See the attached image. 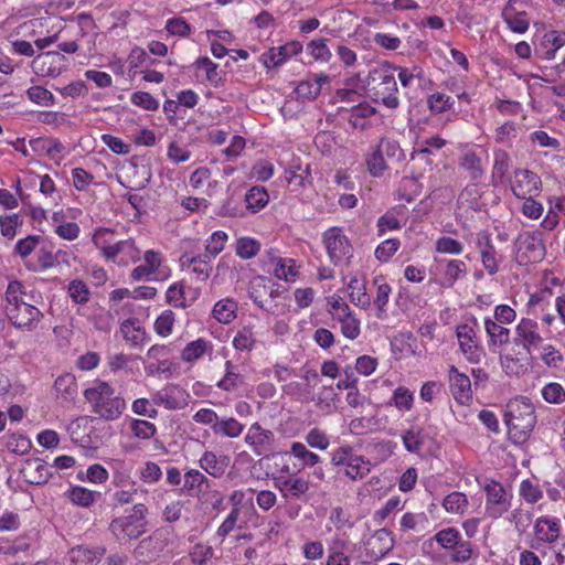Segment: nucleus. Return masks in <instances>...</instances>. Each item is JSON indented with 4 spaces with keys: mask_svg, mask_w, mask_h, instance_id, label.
<instances>
[{
    "mask_svg": "<svg viewBox=\"0 0 565 565\" xmlns=\"http://www.w3.org/2000/svg\"><path fill=\"white\" fill-rule=\"evenodd\" d=\"M504 423L513 443L526 441L536 424L534 406L530 399L526 397L511 399L505 406Z\"/></svg>",
    "mask_w": 565,
    "mask_h": 565,
    "instance_id": "nucleus-1",
    "label": "nucleus"
},
{
    "mask_svg": "<svg viewBox=\"0 0 565 565\" xmlns=\"http://www.w3.org/2000/svg\"><path fill=\"white\" fill-rule=\"evenodd\" d=\"M84 397L90 404L92 412L104 420H116L126 408L125 399L104 381H96L92 387L86 388Z\"/></svg>",
    "mask_w": 565,
    "mask_h": 565,
    "instance_id": "nucleus-2",
    "label": "nucleus"
},
{
    "mask_svg": "<svg viewBox=\"0 0 565 565\" xmlns=\"http://www.w3.org/2000/svg\"><path fill=\"white\" fill-rule=\"evenodd\" d=\"M395 71L396 67L384 63L371 70L367 76V87L372 99L391 109H395L399 105L397 83L394 74Z\"/></svg>",
    "mask_w": 565,
    "mask_h": 565,
    "instance_id": "nucleus-3",
    "label": "nucleus"
},
{
    "mask_svg": "<svg viewBox=\"0 0 565 565\" xmlns=\"http://www.w3.org/2000/svg\"><path fill=\"white\" fill-rule=\"evenodd\" d=\"M147 513L148 508L143 503H136L130 514L114 519L109 530L117 539H137L146 532Z\"/></svg>",
    "mask_w": 565,
    "mask_h": 565,
    "instance_id": "nucleus-4",
    "label": "nucleus"
},
{
    "mask_svg": "<svg viewBox=\"0 0 565 565\" xmlns=\"http://www.w3.org/2000/svg\"><path fill=\"white\" fill-rule=\"evenodd\" d=\"M171 533V527H161L148 537L142 539L134 551L135 558L143 564L157 561L168 546V539Z\"/></svg>",
    "mask_w": 565,
    "mask_h": 565,
    "instance_id": "nucleus-5",
    "label": "nucleus"
},
{
    "mask_svg": "<svg viewBox=\"0 0 565 565\" xmlns=\"http://www.w3.org/2000/svg\"><path fill=\"white\" fill-rule=\"evenodd\" d=\"M322 238L329 259L333 265L338 266L353 256L351 242L343 234L341 228L331 227L327 230Z\"/></svg>",
    "mask_w": 565,
    "mask_h": 565,
    "instance_id": "nucleus-6",
    "label": "nucleus"
},
{
    "mask_svg": "<svg viewBox=\"0 0 565 565\" xmlns=\"http://www.w3.org/2000/svg\"><path fill=\"white\" fill-rule=\"evenodd\" d=\"M545 247L541 233H523L515 241V260L520 265L540 262L544 257Z\"/></svg>",
    "mask_w": 565,
    "mask_h": 565,
    "instance_id": "nucleus-7",
    "label": "nucleus"
},
{
    "mask_svg": "<svg viewBox=\"0 0 565 565\" xmlns=\"http://www.w3.org/2000/svg\"><path fill=\"white\" fill-rule=\"evenodd\" d=\"M487 493L486 511L490 518L498 519L510 509V500L501 483L491 481L484 487Z\"/></svg>",
    "mask_w": 565,
    "mask_h": 565,
    "instance_id": "nucleus-8",
    "label": "nucleus"
},
{
    "mask_svg": "<svg viewBox=\"0 0 565 565\" xmlns=\"http://www.w3.org/2000/svg\"><path fill=\"white\" fill-rule=\"evenodd\" d=\"M562 529L559 520L553 516H540L534 524V541L532 548H539L541 544H553L561 537Z\"/></svg>",
    "mask_w": 565,
    "mask_h": 565,
    "instance_id": "nucleus-9",
    "label": "nucleus"
},
{
    "mask_svg": "<svg viewBox=\"0 0 565 565\" xmlns=\"http://www.w3.org/2000/svg\"><path fill=\"white\" fill-rule=\"evenodd\" d=\"M459 347L470 363H479L484 355L483 349L479 345L473 326L468 323L459 324L456 331Z\"/></svg>",
    "mask_w": 565,
    "mask_h": 565,
    "instance_id": "nucleus-10",
    "label": "nucleus"
},
{
    "mask_svg": "<svg viewBox=\"0 0 565 565\" xmlns=\"http://www.w3.org/2000/svg\"><path fill=\"white\" fill-rule=\"evenodd\" d=\"M66 61L60 52L49 51L39 54L31 63L32 71L39 76L57 77Z\"/></svg>",
    "mask_w": 565,
    "mask_h": 565,
    "instance_id": "nucleus-11",
    "label": "nucleus"
},
{
    "mask_svg": "<svg viewBox=\"0 0 565 565\" xmlns=\"http://www.w3.org/2000/svg\"><path fill=\"white\" fill-rule=\"evenodd\" d=\"M542 341L537 322L527 318L521 319L515 328L514 344L522 347L525 354L531 355V348L537 347Z\"/></svg>",
    "mask_w": 565,
    "mask_h": 565,
    "instance_id": "nucleus-12",
    "label": "nucleus"
},
{
    "mask_svg": "<svg viewBox=\"0 0 565 565\" xmlns=\"http://www.w3.org/2000/svg\"><path fill=\"white\" fill-rule=\"evenodd\" d=\"M540 177L531 170L518 169L514 171V180L511 182V190L519 199H526L539 191Z\"/></svg>",
    "mask_w": 565,
    "mask_h": 565,
    "instance_id": "nucleus-13",
    "label": "nucleus"
},
{
    "mask_svg": "<svg viewBox=\"0 0 565 565\" xmlns=\"http://www.w3.org/2000/svg\"><path fill=\"white\" fill-rule=\"evenodd\" d=\"M7 315L11 323L19 329H31L42 317L41 311L26 302L17 307H7Z\"/></svg>",
    "mask_w": 565,
    "mask_h": 565,
    "instance_id": "nucleus-14",
    "label": "nucleus"
},
{
    "mask_svg": "<svg viewBox=\"0 0 565 565\" xmlns=\"http://www.w3.org/2000/svg\"><path fill=\"white\" fill-rule=\"evenodd\" d=\"M276 486L287 500H301L310 489L309 480L297 475L279 478Z\"/></svg>",
    "mask_w": 565,
    "mask_h": 565,
    "instance_id": "nucleus-15",
    "label": "nucleus"
},
{
    "mask_svg": "<svg viewBox=\"0 0 565 565\" xmlns=\"http://www.w3.org/2000/svg\"><path fill=\"white\" fill-rule=\"evenodd\" d=\"M366 555L374 561L384 557L394 546V539L387 529H379L367 540Z\"/></svg>",
    "mask_w": 565,
    "mask_h": 565,
    "instance_id": "nucleus-16",
    "label": "nucleus"
},
{
    "mask_svg": "<svg viewBox=\"0 0 565 565\" xmlns=\"http://www.w3.org/2000/svg\"><path fill=\"white\" fill-rule=\"evenodd\" d=\"M188 394L178 385H168L158 391L152 402L154 405H163L167 409H181L186 405Z\"/></svg>",
    "mask_w": 565,
    "mask_h": 565,
    "instance_id": "nucleus-17",
    "label": "nucleus"
},
{
    "mask_svg": "<svg viewBox=\"0 0 565 565\" xmlns=\"http://www.w3.org/2000/svg\"><path fill=\"white\" fill-rule=\"evenodd\" d=\"M242 201V185L231 183L227 186L226 199L218 207L217 215L223 217L244 216Z\"/></svg>",
    "mask_w": 565,
    "mask_h": 565,
    "instance_id": "nucleus-18",
    "label": "nucleus"
},
{
    "mask_svg": "<svg viewBox=\"0 0 565 565\" xmlns=\"http://www.w3.org/2000/svg\"><path fill=\"white\" fill-rule=\"evenodd\" d=\"M302 51V44L298 41H291L278 47H271L262 55V61L266 67L280 66L290 56L297 55Z\"/></svg>",
    "mask_w": 565,
    "mask_h": 565,
    "instance_id": "nucleus-19",
    "label": "nucleus"
},
{
    "mask_svg": "<svg viewBox=\"0 0 565 565\" xmlns=\"http://www.w3.org/2000/svg\"><path fill=\"white\" fill-rule=\"evenodd\" d=\"M477 248L481 255V262L484 269L489 275H494L499 270L498 262L495 258V247L490 238L489 233L480 232L477 235Z\"/></svg>",
    "mask_w": 565,
    "mask_h": 565,
    "instance_id": "nucleus-20",
    "label": "nucleus"
},
{
    "mask_svg": "<svg viewBox=\"0 0 565 565\" xmlns=\"http://www.w3.org/2000/svg\"><path fill=\"white\" fill-rule=\"evenodd\" d=\"M211 488L210 480L199 470L191 469L184 475L182 492L188 497H199Z\"/></svg>",
    "mask_w": 565,
    "mask_h": 565,
    "instance_id": "nucleus-21",
    "label": "nucleus"
},
{
    "mask_svg": "<svg viewBox=\"0 0 565 565\" xmlns=\"http://www.w3.org/2000/svg\"><path fill=\"white\" fill-rule=\"evenodd\" d=\"M24 471L29 476V481L32 484L41 486L49 482L53 477V471L49 465L41 458L28 459Z\"/></svg>",
    "mask_w": 565,
    "mask_h": 565,
    "instance_id": "nucleus-22",
    "label": "nucleus"
},
{
    "mask_svg": "<svg viewBox=\"0 0 565 565\" xmlns=\"http://www.w3.org/2000/svg\"><path fill=\"white\" fill-rule=\"evenodd\" d=\"M274 439L271 430L264 429L258 423L253 424L245 437L246 444L254 448L256 455H262L265 447Z\"/></svg>",
    "mask_w": 565,
    "mask_h": 565,
    "instance_id": "nucleus-23",
    "label": "nucleus"
},
{
    "mask_svg": "<svg viewBox=\"0 0 565 565\" xmlns=\"http://www.w3.org/2000/svg\"><path fill=\"white\" fill-rule=\"evenodd\" d=\"M228 461L230 459L226 456L218 457L213 451H205L200 459V467L210 476L220 478L224 475Z\"/></svg>",
    "mask_w": 565,
    "mask_h": 565,
    "instance_id": "nucleus-24",
    "label": "nucleus"
},
{
    "mask_svg": "<svg viewBox=\"0 0 565 565\" xmlns=\"http://www.w3.org/2000/svg\"><path fill=\"white\" fill-rule=\"evenodd\" d=\"M484 329L489 337L490 347H502L510 341V330L491 318L484 319Z\"/></svg>",
    "mask_w": 565,
    "mask_h": 565,
    "instance_id": "nucleus-25",
    "label": "nucleus"
},
{
    "mask_svg": "<svg viewBox=\"0 0 565 565\" xmlns=\"http://www.w3.org/2000/svg\"><path fill=\"white\" fill-rule=\"evenodd\" d=\"M99 495H100L99 492L88 490L81 486H74L65 492V497L73 504L82 507V508L92 507L97 501Z\"/></svg>",
    "mask_w": 565,
    "mask_h": 565,
    "instance_id": "nucleus-26",
    "label": "nucleus"
},
{
    "mask_svg": "<svg viewBox=\"0 0 565 565\" xmlns=\"http://www.w3.org/2000/svg\"><path fill=\"white\" fill-rule=\"evenodd\" d=\"M120 331L124 339L134 347L142 344L147 337L146 330L138 324V321L135 318L122 321L120 324Z\"/></svg>",
    "mask_w": 565,
    "mask_h": 565,
    "instance_id": "nucleus-27",
    "label": "nucleus"
},
{
    "mask_svg": "<svg viewBox=\"0 0 565 565\" xmlns=\"http://www.w3.org/2000/svg\"><path fill=\"white\" fill-rule=\"evenodd\" d=\"M459 167L463 169L472 181H478L484 174L480 157L473 152H465L459 159Z\"/></svg>",
    "mask_w": 565,
    "mask_h": 565,
    "instance_id": "nucleus-28",
    "label": "nucleus"
},
{
    "mask_svg": "<svg viewBox=\"0 0 565 565\" xmlns=\"http://www.w3.org/2000/svg\"><path fill=\"white\" fill-rule=\"evenodd\" d=\"M426 433L419 426H412L402 435L405 449L413 454H418L425 444Z\"/></svg>",
    "mask_w": 565,
    "mask_h": 565,
    "instance_id": "nucleus-29",
    "label": "nucleus"
},
{
    "mask_svg": "<svg viewBox=\"0 0 565 565\" xmlns=\"http://www.w3.org/2000/svg\"><path fill=\"white\" fill-rule=\"evenodd\" d=\"M269 195L264 186H253L247 191L244 195V201L246 203V209L252 213H256L268 203Z\"/></svg>",
    "mask_w": 565,
    "mask_h": 565,
    "instance_id": "nucleus-30",
    "label": "nucleus"
},
{
    "mask_svg": "<svg viewBox=\"0 0 565 565\" xmlns=\"http://www.w3.org/2000/svg\"><path fill=\"white\" fill-rule=\"evenodd\" d=\"M449 379L455 398H468L471 388L470 379L467 375L459 373L455 366H451L449 370Z\"/></svg>",
    "mask_w": 565,
    "mask_h": 565,
    "instance_id": "nucleus-31",
    "label": "nucleus"
},
{
    "mask_svg": "<svg viewBox=\"0 0 565 565\" xmlns=\"http://www.w3.org/2000/svg\"><path fill=\"white\" fill-rule=\"evenodd\" d=\"M438 266L441 268L444 278L449 287L466 273V264L459 259L440 260Z\"/></svg>",
    "mask_w": 565,
    "mask_h": 565,
    "instance_id": "nucleus-32",
    "label": "nucleus"
},
{
    "mask_svg": "<svg viewBox=\"0 0 565 565\" xmlns=\"http://www.w3.org/2000/svg\"><path fill=\"white\" fill-rule=\"evenodd\" d=\"M243 429L244 425L233 417L218 419V422L212 426V431L215 435L228 438L238 437L243 433Z\"/></svg>",
    "mask_w": 565,
    "mask_h": 565,
    "instance_id": "nucleus-33",
    "label": "nucleus"
},
{
    "mask_svg": "<svg viewBox=\"0 0 565 565\" xmlns=\"http://www.w3.org/2000/svg\"><path fill=\"white\" fill-rule=\"evenodd\" d=\"M207 350H212L211 342L200 338L185 345L181 352V359L184 362H193L202 358Z\"/></svg>",
    "mask_w": 565,
    "mask_h": 565,
    "instance_id": "nucleus-34",
    "label": "nucleus"
},
{
    "mask_svg": "<svg viewBox=\"0 0 565 565\" xmlns=\"http://www.w3.org/2000/svg\"><path fill=\"white\" fill-rule=\"evenodd\" d=\"M54 388L57 395H60L62 398L66 401L73 399L77 394V383L75 376L70 373L60 375L55 380Z\"/></svg>",
    "mask_w": 565,
    "mask_h": 565,
    "instance_id": "nucleus-35",
    "label": "nucleus"
},
{
    "mask_svg": "<svg viewBox=\"0 0 565 565\" xmlns=\"http://www.w3.org/2000/svg\"><path fill=\"white\" fill-rule=\"evenodd\" d=\"M183 263L192 266L193 273H195L203 280L207 279L210 273L212 271L211 266V257L207 254L188 257L186 255L182 256Z\"/></svg>",
    "mask_w": 565,
    "mask_h": 565,
    "instance_id": "nucleus-36",
    "label": "nucleus"
},
{
    "mask_svg": "<svg viewBox=\"0 0 565 565\" xmlns=\"http://www.w3.org/2000/svg\"><path fill=\"white\" fill-rule=\"evenodd\" d=\"M237 303L232 299H223L217 301L213 308V317L221 323H230L235 319Z\"/></svg>",
    "mask_w": 565,
    "mask_h": 565,
    "instance_id": "nucleus-37",
    "label": "nucleus"
},
{
    "mask_svg": "<svg viewBox=\"0 0 565 565\" xmlns=\"http://www.w3.org/2000/svg\"><path fill=\"white\" fill-rule=\"evenodd\" d=\"M370 471V461L365 460L362 456L354 455V457L348 462L344 473L352 480H359L366 477Z\"/></svg>",
    "mask_w": 565,
    "mask_h": 565,
    "instance_id": "nucleus-38",
    "label": "nucleus"
},
{
    "mask_svg": "<svg viewBox=\"0 0 565 565\" xmlns=\"http://www.w3.org/2000/svg\"><path fill=\"white\" fill-rule=\"evenodd\" d=\"M493 157L494 163L492 169V181L493 184H497V182H501L503 180L509 170L510 157L502 149L495 150Z\"/></svg>",
    "mask_w": 565,
    "mask_h": 565,
    "instance_id": "nucleus-39",
    "label": "nucleus"
},
{
    "mask_svg": "<svg viewBox=\"0 0 565 565\" xmlns=\"http://www.w3.org/2000/svg\"><path fill=\"white\" fill-rule=\"evenodd\" d=\"M379 149L383 153L385 160H388L392 163H399L405 159L404 151L395 140L382 139L379 145Z\"/></svg>",
    "mask_w": 565,
    "mask_h": 565,
    "instance_id": "nucleus-40",
    "label": "nucleus"
},
{
    "mask_svg": "<svg viewBox=\"0 0 565 565\" xmlns=\"http://www.w3.org/2000/svg\"><path fill=\"white\" fill-rule=\"evenodd\" d=\"M260 243L252 237H241L236 241L235 252L242 259L253 258L258 254Z\"/></svg>",
    "mask_w": 565,
    "mask_h": 565,
    "instance_id": "nucleus-41",
    "label": "nucleus"
},
{
    "mask_svg": "<svg viewBox=\"0 0 565 565\" xmlns=\"http://www.w3.org/2000/svg\"><path fill=\"white\" fill-rule=\"evenodd\" d=\"M350 290L351 301L361 308H367L371 305V299L365 291V287L359 282L356 278H352L348 285Z\"/></svg>",
    "mask_w": 565,
    "mask_h": 565,
    "instance_id": "nucleus-42",
    "label": "nucleus"
},
{
    "mask_svg": "<svg viewBox=\"0 0 565 565\" xmlns=\"http://www.w3.org/2000/svg\"><path fill=\"white\" fill-rule=\"evenodd\" d=\"M290 454L301 460L303 467H315L320 461V457L317 454L308 450L307 447L299 441L292 443Z\"/></svg>",
    "mask_w": 565,
    "mask_h": 565,
    "instance_id": "nucleus-43",
    "label": "nucleus"
},
{
    "mask_svg": "<svg viewBox=\"0 0 565 565\" xmlns=\"http://www.w3.org/2000/svg\"><path fill=\"white\" fill-rule=\"evenodd\" d=\"M234 365L231 361L225 362V375L220 380L216 386L225 392H232L242 383V376L233 371Z\"/></svg>",
    "mask_w": 565,
    "mask_h": 565,
    "instance_id": "nucleus-44",
    "label": "nucleus"
},
{
    "mask_svg": "<svg viewBox=\"0 0 565 565\" xmlns=\"http://www.w3.org/2000/svg\"><path fill=\"white\" fill-rule=\"evenodd\" d=\"M434 540L444 548L451 550L459 544L461 534L455 527H447L438 531Z\"/></svg>",
    "mask_w": 565,
    "mask_h": 565,
    "instance_id": "nucleus-45",
    "label": "nucleus"
},
{
    "mask_svg": "<svg viewBox=\"0 0 565 565\" xmlns=\"http://www.w3.org/2000/svg\"><path fill=\"white\" fill-rule=\"evenodd\" d=\"M545 42L551 43V49L542 52L541 57L545 60H552L554 58L556 51L565 44V33L556 31L546 33L544 35V40L542 41V45H544Z\"/></svg>",
    "mask_w": 565,
    "mask_h": 565,
    "instance_id": "nucleus-46",
    "label": "nucleus"
},
{
    "mask_svg": "<svg viewBox=\"0 0 565 565\" xmlns=\"http://www.w3.org/2000/svg\"><path fill=\"white\" fill-rule=\"evenodd\" d=\"M503 19L509 28L515 33H524L529 29V20L526 19V13L524 11L518 12L515 14L509 13V8L507 7L503 10Z\"/></svg>",
    "mask_w": 565,
    "mask_h": 565,
    "instance_id": "nucleus-47",
    "label": "nucleus"
},
{
    "mask_svg": "<svg viewBox=\"0 0 565 565\" xmlns=\"http://www.w3.org/2000/svg\"><path fill=\"white\" fill-rule=\"evenodd\" d=\"M443 507L451 513H463L468 507V500L466 494L455 491L444 499Z\"/></svg>",
    "mask_w": 565,
    "mask_h": 565,
    "instance_id": "nucleus-48",
    "label": "nucleus"
},
{
    "mask_svg": "<svg viewBox=\"0 0 565 565\" xmlns=\"http://www.w3.org/2000/svg\"><path fill=\"white\" fill-rule=\"evenodd\" d=\"M29 99L41 106H53L55 98L54 95L42 86H32L26 90Z\"/></svg>",
    "mask_w": 565,
    "mask_h": 565,
    "instance_id": "nucleus-49",
    "label": "nucleus"
},
{
    "mask_svg": "<svg viewBox=\"0 0 565 565\" xmlns=\"http://www.w3.org/2000/svg\"><path fill=\"white\" fill-rule=\"evenodd\" d=\"M285 173L289 184L303 186L305 181L310 177V169L309 166L301 168L300 164L291 163Z\"/></svg>",
    "mask_w": 565,
    "mask_h": 565,
    "instance_id": "nucleus-50",
    "label": "nucleus"
},
{
    "mask_svg": "<svg viewBox=\"0 0 565 565\" xmlns=\"http://www.w3.org/2000/svg\"><path fill=\"white\" fill-rule=\"evenodd\" d=\"M175 316L172 310H164L154 321V331L161 337L171 334Z\"/></svg>",
    "mask_w": 565,
    "mask_h": 565,
    "instance_id": "nucleus-51",
    "label": "nucleus"
},
{
    "mask_svg": "<svg viewBox=\"0 0 565 565\" xmlns=\"http://www.w3.org/2000/svg\"><path fill=\"white\" fill-rule=\"evenodd\" d=\"M23 223V218L20 214H11L0 217V227H1V234L12 239L15 236V230L18 226H21Z\"/></svg>",
    "mask_w": 565,
    "mask_h": 565,
    "instance_id": "nucleus-52",
    "label": "nucleus"
},
{
    "mask_svg": "<svg viewBox=\"0 0 565 565\" xmlns=\"http://www.w3.org/2000/svg\"><path fill=\"white\" fill-rule=\"evenodd\" d=\"M542 396L550 404H561L565 402V390L561 384L552 382L542 388Z\"/></svg>",
    "mask_w": 565,
    "mask_h": 565,
    "instance_id": "nucleus-53",
    "label": "nucleus"
},
{
    "mask_svg": "<svg viewBox=\"0 0 565 565\" xmlns=\"http://www.w3.org/2000/svg\"><path fill=\"white\" fill-rule=\"evenodd\" d=\"M70 297L76 303H86L89 300V289L87 285L79 280L74 279L68 285Z\"/></svg>",
    "mask_w": 565,
    "mask_h": 565,
    "instance_id": "nucleus-54",
    "label": "nucleus"
},
{
    "mask_svg": "<svg viewBox=\"0 0 565 565\" xmlns=\"http://www.w3.org/2000/svg\"><path fill=\"white\" fill-rule=\"evenodd\" d=\"M54 266H56L55 260H54V253H52L51 250H47L45 248L40 249L36 264L31 263V262L25 263V267L30 271H34V273L38 271L39 269L45 270V269L52 268Z\"/></svg>",
    "mask_w": 565,
    "mask_h": 565,
    "instance_id": "nucleus-55",
    "label": "nucleus"
},
{
    "mask_svg": "<svg viewBox=\"0 0 565 565\" xmlns=\"http://www.w3.org/2000/svg\"><path fill=\"white\" fill-rule=\"evenodd\" d=\"M399 241L391 238L382 242L375 249V257L381 263L387 262L399 248Z\"/></svg>",
    "mask_w": 565,
    "mask_h": 565,
    "instance_id": "nucleus-56",
    "label": "nucleus"
},
{
    "mask_svg": "<svg viewBox=\"0 0 565 565\" xmlns=\"http://www.w3.org/2000/svg\"><path fill=\"white\" fill-rule=\"evenodd\" d=\"M41 236L28 235L25 238L19 239L15 244L14 252L22 259L31 255L39 245Z\"/></svg>",
    "mask_w": 565,
    "mask_h": 565,
    "instance_id": "nucleus-57",
    "label": "nucleus"
},
{
    "mask_svg": "<svg viewBox=\"0 0 565 565\" xmlns=\"http://www.w3.org/2000/svg\"><path fill=\"white\" fill-rule=\"evenodd\" d=\"M227 241V234L223 231H216L211 235L209 243L205 246V253L211 258L218 255L225 246V242Z\"/></svg>",
    "mask_w": 565,
    "mask_h": 565,
    "instance_id": "nucleus-58",
    "label": "nucleus"
},
{
    "mask_svg": "<svg viewBox=\"0 0 565 565\" xmlns=\"http://www.w3.org/2000/svg\"><path fill=\"white\" fill-rule=\"evenodd\" d=\"M462 244L449 236H441L436 241V252L443 254L459 255L462 253Z\"/></svg>",
    "mask_w": 565,
    "mask_h": 565,
    "instance_id": "nucleus-59",
    "label": "nucleus"
},
{
    "mask_svg": "<svg viewBox=\"0 0 565 565\" xmlns=\"http://www.w3.org/2000/svg\"><path fill=\"white\" fill-rule=\"evenodd\" d=\"M320 93V85L317 82H311L309 78L301 81L296 87V94L301 99H316Z\"/></svg>",
    "mask_w": 565,
    "mask_h": 565,
    "instance_id": "nucleus-60",
    "label": "nucleus"
},
{
    "mask_svg": "<svg viewBox=\"0 0 565 565\" xmlns=\"http://www.w3.org/2000/svg\"><path fill=\"white\" fill-rule=\"evenodd\" d=\"M428 107L434 114H440L451 108L452 102L450 97L444 93H434L428 98Z\"/></svg>",
    "mask_w": 565,
    "mask_h": 565,
    "instance_id": "nucleus-61",
    "label": "nucleus"
},
{
    "mask_svg": "<svg viewBox=\"0 0 565 565\" xmlns=\"http://www.w3.org/2000/svg\"><path fill=\"white\" fill-rule=\"evenodd\" d=\"M255 339L253 337L252 328L244 327L242 330H239L233 340V345L236 350L239 351H250L254 347Z\"/></svg>",
    "mask_w": 565,
    "mask_h": 565,
    "instance_id": "nucleus-62",
    "label": "nucleus"
},
{
    "mask_svg": "<svg viewBox=\"0 0 565 565\" xmlns=\"http://www.w3.org/2000/svg\"><path fill=\"white\" fill-rule=\"evenodd\" d=\"M130 427L134 435L140 439H149L157 433V428L152 423L142 419H134Z\"/></svg>",
    "mask_w": 565,
    "mask_h": 565,
    "instance_id": "nucleus-63",
    "label": "nucleus"
},
{
    "mask_svg": "<svg viewBox=\"0 0 565 565\" xmlns=\"http://www.w3.org/2000/svg\"><path fill=\"white\" fill-rule=\"evenodd\" d=\"M327 42H328V40H326V39L312 40L308 44L307 50L316 60L327 62L331 57V52H330L329 47L327 46Z\"/></svg>",
    "mask_w": 565,
    "mask_h": 565,
    "instance_id": "nucleus-64",
    "label": "nucleus"
}]
</instances>
